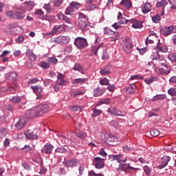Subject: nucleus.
<instances>
[{
    "instance_id": "62",
    "label": "nucleus",
    "mask_w": 176,
    "mask_h": 176,
    "mask_svg": "<svg viewBox=\"0 0 176 176\" xmlns=\"http://www.w3.org/2000/svg\"><path fill=\"white\" fill-rule=\"evenodd\" d=\"M22 151H25V152H31V151H32V148H31L30 145H25L22 148Z\"/></svg>"
},
{
    "instance_id": "21",
    "label": "nucleus",
    "mask_w": 176,
    "mask_h": 176,
    "mask_svg": "<svg viewBox=\"0 0 176 176\" xmlns=\"http://www.w3.org/2000/svg\"><path fill=\"white\" fill-rule=\"evenodd\" d=\"M21 10L22 12L20 11L15 12V19L17 20H21L23 17H25L24 13L26 12L27 9L21 8Z\"/></svg>"
},
{
    "instance_id": "23",
    "label": "nucleus",
    "mask_w": 176,
    "mask_h": 176,
    "mask_svg": "<svg viewBox=\"0 0 176 176\" xmlns=\"http://www.w3.org/2000/svg\"><path fill=\"white\" fill-rule=\"evenodd\" d=\"M30 89L33 90L34 93L38 96V94H40V93H42L43 91V88L41 85L37 86H31Z\"/></svg>"
},
{
    "instance_id": "12",
    "label": "nucleus",
    "mask_w": 176,
    "mask_h": 176,
    "mask_svg": "<svg viewBox=\"0 0 176 176\" xmlns=\"http://www.w3.org/2000/svg\"><path fill=\"white\" fill-rule=\"evenodd\" d=\"M170 160H171V157H170V156L164 155L162 157V164L158 166V168L160 169L164 168V167H166V166L168 164V162H170Z\"/></svg>"
},
{
    "instance_id": "3",
    "label": "nucleus",
    "mask_w": 176,
    "mask_h": 176,
    "mask_svg": "<svg viewBox=\"0 0 176 176\" xmlns=\"http://www.w3.org/2000/svg\"><path fill=\"white\" fill-rule=\"evenodd\" d=\"M176 32V27L170 25L169 27H164L160 29V34L164 36H168V35H171V34H175Z\"/></svg>"
},
{
    "instance_id": "51",
    "label": "nucleus",
    "mask_w": 176,
    "mask_h": 176,
    "mask_svg": "<svg viewBox=\"0 0 176 176\" xmlns=\"http://www.w3.org/2000/svg\"><path fill=\"white\" fill-rule=\"evenodd\" d=\"M85 94V92L80 91H72L71 95L72 97H76V96H83Z\"/></svg>"
},
{
    "instance_id": "17",
    "label": "nucleus",
    "mask_w": 176,
    "mask_h": 176,
    "mask_svg": "<svg viewBox=\"0 0 176 176\" xmlns=\"http://www.w3.org/2000/svg\"><path fill=\"white\" fill-rule=\"evenodd\" d=\"M26 120L25 118H21L17 124H16L15 127L17 130H21L25 126Z\"/></svg>"
},
{
    "instance_id": "44",
    "label": "nucleus",
    "mask_w": 176,
    "mask_h": 176,
    "mask_svg": "<svg viewBox=\"0 0 176 176\" xmlns=\"http://www.w3.org/2000/svg\"><path fill=\"white\" fill-rule=\"evenodd\" d=\"M24 3H28L26 9H28L29 11L32 10V9H34V7L35 6V3H34V2L32 1H25Z\"/></svg>"
},
{
    "instance_id": "27",
    "label": "nucleus",
    "mask_w": 176,
    "mask_h": 176,
    "mask_svg": "<svg viewBox=\"0 0 176 176\" xmlns=\"http://www.w3.org/2000/svg\"><path fill=\"white\" fill-rule=\"evenodd\" d=\"M93 113H91V118H96L97 116H100L101 113H102V110L97 109L96 108L92 109Z\"/></svg>"
},
{
    "instance_id": "46",
    "label": "nucleus",
    "mask_w": 176,
    "mask_h": 176,
    "mask_svg": "<svg viewBox=\"0 0 176 176\" xmlns=\"http://www.w3.org/2000/svg\"><path fill=\"white\" fill-rule=\"evenodd\" d=\"M168 94L172 97H176V88H170L168 90Z\"/></svg>"
},
{
    "instance_id": "59",
    "label": "nucleus",
    "mask_w": 176,
    "mask_h": 176,
    "mask_svg": "<svg viewBox=\"0 0 176 176\" xmlns=\"http://www.w3.org/2000/svg\"><path fill=\"white\" fill-rule=\"evenodd\" d=\"M170 5H171L170 9H176V0H168Z\"/></svg>"
},
{
    "instance_id": "25",
    "label": "nucleus",
    "mask_w": 176,
    "mask_h": 176,
    "mask_svg": "<svg viewBox=\"0 0 176 176\" xmlns=\"http://www.w3.org/2000/svg\"><path fill=\"white\" fill-rule=\"evenodd\" d=\"M73 69H74V71H78L80 74H85V68L79 63H76Z\"/></svg>"
},
{
    "instance_id": "5",
    "label": "nucleus",
    "mask_w": 176,
    "mask_h": 176,
    "mask_svg": "<svg viewBox=\"0 0 176 176\" xmlns=\"http://www.w3.org/2000/svg\"><path fill=\"white\" fill-rule=\"evenodd\" d=\"M122 47L127 54H130L133 49V41H131V40L129 38H125L124 39Z\"/></svg>"
},
{
    "instance_id": "57",
    "label": "nucleus",
    "mask_w": 176,
    "mask_h": 176,
    "mask_svg": "<svg viewBox=\"0 0 176 176\" xmlns=\"http://www.w3.org/2000/svg\"><path fill=\"white\" fill-rule=\"evenodd\" d=\"M53 3L54 6L56 8H58V6H60L63 3V0H53Z\"/></svg>"
},
{
    "instance_id": "56",
    "label": "nucleus",
    "mask_w": 176,
    "mask_h": 176,
    "mask_svg": "<svg viewBox=\"0 0 176 176\" xmlns=\"http://www.w3.org/2000/svg\"><path fill=\"white\" fill-rule=\"evenodd\" d=\"M43 8H44L47 12H52V10H53V9H52V7L50 6V3L44 4Z\"/></svg>"
},
{
    "instance_id": "50",
    "label": "nucleus",
    "mask_w": 176,
    "mask_h": 176,
    "mask_svg": "<svg viewBox=\"0 0 176 176\" xmlns=\"http://www.w3.org/2000/svg\"><path fill=\"white\" fill-rule=\"evenodd\" d=\"M55 152L57 153H67V150L64 147H58L56 148Z\"/></svg>"
},
{
    "instance_id": "34",
    "label": "nucleus",
    "mask_w": 176,
    "mask_h": 176,
    "mask_svg": "<svg viewBox=\"0 0 176 176\" xmlns=\"http://www.w3.org/2000/svg\"><path fill=\"white\" fill-rule=\"evenodd\" d=\"M10 101L13 102V104H19V102H21V97L20 96H13Z\"/></svg>"
},
{
    "instance_id": "19",
    "label": "nucleus",
    "mask_w": 176,
    "mask_h": 176,
    "mask_svg": "<svg viewBox=\"0 0 176 176\" xmlns=\"http://www.w3.org/2000/svg\"><path fill=\"white\" fill-rule=\"evenodd\" d=\"M61 28V25H56L54 26L52 30L47 34H45V36H53V35H56L58 32V30Z\"/></svg>"
},
{
    "instance_id": "54",
    "label": "nucleus",
    "mask_w": 176,
    "mask_h": 176,
    "mask_svg": "<svg viewBox=\"0 0 176 176\" xmlns=\"http://www.w3.org/2000/svg\"><path fill=\"white\" fill-rule=\"evenodd\" d=\"M94 9H97V6L94 4H92L90 6H85V10L91 11V10H94Z\"/></svg>"
},
{
    "instance_id": "63",
    "label": "nucleus",
    "mask_w": 176,
    "mask_h": 176,
    "mask_svg": "<svg viewBox=\"0 0 176 176\" xmlns=\"http://www.w3.org/2000/svg\"><path fill=\"white\" fill-rule=\"evenodd\" d=\"M34 14H36L37 16H43L44 12L41 9H37L35 10Z\"/></svg>"
},
{
    "instance_id": "8",
    "label": "nucleus",
    "mask_w": 176,
    "mask_h": 176,
    "mask_svg": "<svg viewBox=\"0 0 176 176\" xmlns=\"http://www.w3.org/2000/svg\"><path fill=\"white\" fill-rule=\"evenodd\" d=\"M63 163V164H65L67 168H74V167H76V166L79 164V161L78 160V159L73 158L65 162V158H64Z\"/></svg>"
},
{
    "instance_id": "9",
    "label": "nucleus",
    "mask_w": 176,
    "mask_h": 176,
    "mask_svg": "<svg viewBox=\"0 0 176 176\" xmlns=\"http://www.w3.org/2000/svg\"><path fill=\"white\" fill-rule=\"evenodd\" d=\"M69 41H71L69 37L65 36H60L54 39V42L55 43H57L58 45L60 43H63V44L69 43Z\"/></svg>"
},
{
    "instance_id": "6",
    "label": "nucleus",
    "mask_w": 176,
    "mask_h": 176,
    "mask_svg": "<svg viewBox=\"0 0 176 176\" xmlns=\"http://www.w3.org/2000/svg\"><path fill=\"white\" fill-rule=\"evenodd\" d=\"M104 161L105 159L96 157L93 160V165L95 166V168H98V170H101V168H104V167H105V164L104 163Z\"/></svg>"
},
{
    "instance_id": "31",
    "label": "nucleus",
    "mask_w": 176,
    "mask_h": 176,
    "mask_svg": "<svg viewBox=\"0 0 176 176\" xmlns=\"http://www.w3.org/2000/svg\"><path fill=\"white\" fill-rule=\"evenodd\" d=\"M166 98H167V96H166V94H160V95L155 96L153 98L152 101H157L159 100H166Z\"/></svg>"
},
{
    "instance_id": "49",
    "label": "nucleus",
    "mask_w": 176,
    "mask_h": 176,
    "mask_svg": "<svg viewBox=\"0 0 176 176\" xmlns=\"http://www.w3.org/2000/svg\"><path fill=\"white\" fill-rule=\"evenodd\" d=\"M168 60H170V61H173L174 63H176V52L169 54L168 56Z\"/></svg>"
},
{
    "instance_id": "43",
    "label": "nucleus",
    "mask_w": 176,
    "mask_h": 176,
    "mask_svg": "<svg viewBox=\"0 0 176 176\" xmlns=\"http://www.w3.org/2000/svg\"><path fill=\"white\" fill-rule=\"evenodd\" d=\"M100 83L102 85V86H109V80H108L107 78H104L100 80Z\"/></svg>"
},
{
    "instance_id": "47",
    "label": "nucleus",
    "mask_w": 176,
    "mask_h": 176,
    "mask_svg": "<svg viewBox=\"0 0 176 176\" xmlns=\"http://www.w3.org/2000/svg\"><path fill=\"white\" fill-rule=\"evenodd\" d=\"M7 17H10V19H16V12L14 11H8L6 12Z\"/></svg>"
},
{
    "instance_id": "38",
    "label": "nucleus",
    "mask_w": 176,
    "mask_h": 176,
    "mask_svg": "<svg viewBox=\"0 0 176 176\" xmlns=\"http://www.w3.org/2000/svg\"><path fill=\"white\" fill-rule=\"evenodd\" d=\"M152 20L153 23H160V20H162V17L160 16V14H157L155 16L152 17Z\"/></svg>"
},
{
    "instance_id": "11",
    "label": "nucleus",
    "mask_w": 176,
    "mask_h": 176,
    "mask_svg": "<svg viewBox=\"0 0 176 176\" xmlns=\"http://www.w3.org/2000/svg\"><path fill=\"white\" fill-rule=\"evenodd\" d=\"M107 112H109V113H111V115H113V116H124V114H122V111L117 110L115 107H109L107 109Z\"/></svg>"
},
{
    "instance_id": "4",
    "label": "nucleus",
    "mask_w": 176,
    "mask_h": 176,
    "mask_svg": "<svg viewBox=\"0 0 176 176\" xmlns=\"http://www.w3.org/2000/svg\"><path fill=\"white\" fill-rule=\"evenodd\" d=\"M74 45L78 49H85L88 45L87 40L85 38L77 37L74 40Z\"/></svg>"
},
{
    "instance_id": "58",
    "label": "nucleus",
    "mask_w": 176,
    "mask_h": 176,
    "mask_svg": "<svg viewBox=\"0 0 176 176\" xmlns=\"http://www.w3.org/2000/svg\"><path fill=\"white\" fill-rule=\"evenodd\" d=\"M131 80H135V79H140L141 80H142V79H144V76H141V75H135V76H132L130 78Z\"/></svg>"
},
{
    "instance_id": "41",
    "label": "nucleus",
    "mask_w": 176,
    "mask_h": 176,
    "mask_svg": "<svg viewBox=\"0 0 176 176\" xmlns=\"http://www.w3.org/2000/svg\"><path fill=\"white\" fill-rule=\"evenodd\" d=\"M170 71H171V67L167 65H164V67H162V72L163 74H165V75H168Z\"/></svg>"
},
{
    "instance_id": "18",
    "label": "nucleus",
    "mask_w": 176,
    "mask_h": 176,
    "mask_svg": "<svg viewBox=\"0 0 176 176\" xmlns=\"http://www.w3.org/2000/svg\"><path fill=\"white\" fill-rule=\"evenodd\" d=\"M26 56L31 61H35V60H36V56L31 49H28L26 50Z\"/></svg>"
},
{
    "instance_id": "33",
    "label": "nucleus",
    "mask_w": 176,
    "mask_h": 176,
    "mask_svg": "<svg viewBox=\"0 0 176 176\" xmlns=\"http://www.w3.org/2000/svg\"><path fill=\"white\" fill-rule=\"evenodd\" d=\"M76 137H78V138H80L81 140H85V138L87 137V133L83 131H80L76 133Z\"/></svg>"
},
{
    "instance_id": "39",
    "label": "nucleus",
    "mask_w": 176,
    "mask_h": 176,
    "mask_svg": "<svg viewBox=\"0 0 176 176\" xmlns=\"http://www.w3.org/2000/svg\"><path fill=\"white\" fill-rule=\"evenodd\" d=\"M75 12V10L74 9V7L70 4L69 7L67 8L65 13V14H71V13H74Z\"/></svg>"
},
{
    "instance_id": "35",
    "label": "nucleus",
    "mask_w": 176,
    "mask_h": 176,
    "mask_svg": "<svg viewBox=\"0 0 176 176\" xmlns=\"http://www.w3.org/2000/svg\"><path fill=\"white\" fill-rule=\"evenodd\" d=\"M47 61L50 65V64H52V65H54L55 64H57L58 60H57V58H56L54 57H50L47 58Z\"/></svg>"
},
{
    "instance_id": "53",
    "label": "nucleus",
    "mask_w": 176,
    "mask_h": 176,
    "mask_svg": "<svg viewBox=\"0 0 176 176\" xmlns=\"http://www.w3.org/2000/svg\"><path fill=\"white\" fill-rule=\"evenodd\" d=\"M107 140L109 141V142H118V138L110 135L107 139Z\"/></svg>"
},
{
    "instance_id": "32",
    "label": "nucleus",
    "mask_w": 176,
    "mask_h": 176,
    "mask_svg": "<svg viewBox=\"0 0 176 176\" xmlns=\"http://www.w3.org/2000/svg\"><path fill=\"white\" fill-rule=\"evenodd\" d=\"M125 90L128 94H134L135 93V85H131L126 88Z\"/></svg>"
},
{
    "instance_id": "16",
    "label": "nucleus",
    "mask_w": 176,
    "mask_h": 176,
    "mask_svg": "<svg viewBox=\"0 0 176 176\" xmlns=\"http://www.w3.org/2000/svg\"><path fill=\"white\" fill-rule=\"evenodd\" d=\"M105 93V88L104 87H97L96 89H94V97H100V96H102Z\"/></svg>"
},
{
    "instance_id": "55",
    "label": "nucleus",
    "mask_w": 176,
    "mask_h": 176,
    "mask_svg": "<svg viewBox=\"0 0 176 176\" xmlns=\"http://www.w3.org/2000/svg\"><path fill=\"white\" fill-rule=\"evenodd\" d=\"M38 82H39L38 78H33L28 82V85H35V83H38Z\"/></svg>"
},
{
    "instance_id": "45",
    "label": "nucleus",
    "mask_w": 176,
    "mask_h": 176,
    "mask_svg": "<svg viewBox=\"0 0 176 176\" xmlns=\"http://www.w3.org/2000/svg\"><path fill=\"white\" fill-rule=\"evenodd\" d=\"M114 35L115 36H113L111 37L112 42H116V41H118V39L120 38V35L119 32H114Z\"/></svg>"
},
{
    "instance_id": "52",
    "label": "nucleus",
    "mask_w": 176,
    "mask_h": 176,
    "mask_svg": "<svg viewBox=\"0 0 176 176\" xmlns=\"http://www.w3.org/2000/svg\"><path fill=\"white\" fill-rule=\"evenodd\" d=\"M150 133L153 137H157V135L160 134V131H159L157 129H153L151 131Z\"/></svg>"
},
{
    "instance_id": "10",
    "label": "nucleus",
    "mask_w": 176,
    "mask_h": 176,
    "mask_svg": "<svg viewBox=\"0 0 176 176\" xmlns=\"http://www.w3.org/2000/svg\"><path fill=\"white\" fill-rule=\"evenodd\" d=\"M24 134L28 140H38V135L35 131L28 129Z\"/></svg>"
},
{
    "instance_id": "15",
    "label": "nucleus",
    "mask_w": 176,
    "mask_h": 176,
    "mask_svg": "<svg viewBox=\"0 0 176 176\" xmlns=\"http://www.w3.org/2000/svg\"><path fill=\"white\" fill-rule=\"evenodd\" d=\"M152 10V4L149 2L145 3L142 7V12L144 14H146V13H149Z\"/></svg>"
},
{
    "instance_id": "36",
    "label": "nucleus",
    "mask_w": 176,
    "mask_h": 176,
    "mask_svg": "<svg viewBox=\"0 0 176 176\" xmlns=\"http://www.w3.org/2000/svg\"><path fill=\"white\" fill-rule=\"evenodd\" d=\"M70 5L72 6V8L75 9H80L82 8V4L76 2V1H72L70 3Z\"/></svg>"
},
{
    "instance_id": "40",
    "label": "nucleus",
    "mask_w": 176,
    "mask_h": 176,
    "mask_svg": "<svg viewBox=\"0 0 176 176\" xmlns=\"http://www.w3.org/2000/svg\"><path fill=\"white\" fill-rule=\"evenodd\" d=\"M39 65L41 67V68H44L45 69H49V68H50L49 62L46 63L45 61H41Z\"/></svg>"
},
{
    "instance_id": "30",
    "label": "nucleus",
    "mask_w": 176,
    "mask_h": 176,
    "mask_svg": "<svg viewBox=\"0 0 176 176\" xmlns=\"http://www.w3.org/2000/svg\"><path fill=\"white\" fill-rule=\"evenodd\" d=\"M111 157L113 158V160H116V162L120 164L122 163V162H124L123 161V160H122V158L123 157V155H122V154L112 155Z\"/></svg>"
},
{
    "instance_id": "29",
    "label": "nucleus",
    "mask_w": 176,
    "mask_h": 176,
    "mask_svg": "<svg viewBox=\"0 0 176 176\" xmlns=\"http://www.w3.org/2000/svg\"><path fill=\"white\" fill-rule=\"evenodd\" d=\"M158 78L156 76L151 77L150 78H145L144 82L146 85H151L153 82H157Z\"/></svg>"
},
{
    "instance_id": "22",
    "label": "nucleus",
    "mask_w": 176,
    "mask_h": 176,
    "mask_svg": "<svg viewBox=\"0 0 176 176\" xmlns=\"http://www.w3.org/2000/svg\"><path fill=\"white\" fill-rule=\"evenodd\" d=\"M87 82V78H75L72 80V85H85Z\"/></svg>"
},
{
    "instance_id": "37",
    "label": "nucleus",
    "mask_w": 176,
    "mask_h": 176,
    "mask_svg": "<svg viewBox=\"0 0 176 176\" xmlns=\"http://www.w3.org/2000/svg\"><path fill=\"white\" fill-rule=\"evenodd\" d=\"M103 32H104V35H114L115 34V32L112 31V30L108 28H104Z\"/></svg>"
},
{
    "instance_id": "42",
    "label": "nucleus",
    "mask_w": 176,
    "mask_h": 176,
    "mask_svg": "<svg viewBox=\"0 0 176 176\" xmlns=\"http://www.w3.org/2000/svg\"><path fill=\"white\" fill-rule=\"evenodd\" d=\"M102 47H103L102 43H100L99 45L94 47L92 52L96 54V56H97V53L98 50H100V49H102Z\"/></svg>"
},
{
    "instance_id": "60",
    "label": "nucleus",
    "mask_w": 176,
    "mask_h": 176,
    "mask_svg": "<svg viewBox=\"0 0 176 176\" xmlns=\"http://www.w3.org/2000/svg\"><path fill=\"white\" fill-rule=\"evenodd\" d=\"M65 83H66V81L64 80V79H58L56 80V85H58V86H64Z\"/></svg>"
},
{
    "instance_id": "64",
    "label": "nucleus",
    "mask_w": 176,
    "mask_h": 176,
    "mask_svg": "<svg viewBox=\"0 0 176 176\" xmlns=\"http://www.w3.org/2000/svg\"><path fill=\"white\" fill-rule=\"evenodd\" d=\"M63 21H65L67 24H72V20L71 19L68 18L67 16L63 18Z\"/></svg>"
},
{
    "instance_id": "24",
    "label": "nucleus",
    "mask_w": 176,
    "mask_h": 176,
    "mask_svg": "<svg viewBox=\"0 0 176 176\" xmlns=\"http://www.w3.org/2000/svg\"><path fill=\"white\" fill-rule=\"evenodd\" d=\"M109 69H111V67L109 66H106L105 67L102 68L100 71V75L104 76H105V75H109V74H111Z\"/></svg>"
},
{
    "instance_id": "61",
    "label": "nucleus",
    "mask_w": 176,
    "mask_h": 176,
    "mask_svg": "<svg viewBox=\"0 0 176 176\" xmlns=\"http://www.w3.org/2000/svg\"><path fill=\"white\" fill-rule=\"evenodd\" d=\"M89 176H104L102 173H96L94 170H91L90 172H89Z\"/></svg>"
},
{
    "instance_id": "14",
    "label": "nucleus",
    "mask_w": 176,
    "mask_h": 176,
    "mask_svg": "<svg viewBox=\"0 0 176 176\" xmlns=\"http://www.w3.org/2000/svg\"><path fill=\"white\" fill-rule=\"evenodd\" d=\"M155 50H160V52H162V53H167L168 51V47L164 45H162L160 43V39H158V43L157 44V46L155 47Z\"/></svg>"
},
{
    "instance_id": "28",
    "label": "nucleus",
    "mask_w": 176,
    "mask_h": 176,
    "mask_svg": "<svg viewBox=\"0 0 176 176\" xmlns=\"http://www.w3.org/2000/svg\"><path fill=\"white\" fill-rule=\"evenodd\" d=\"M168 5V2H167V0H162L161 1H158L156 4V6L157 8H162V9H164Z\"/></svg>"
},
{
    "instance_id": "26",
    "label": "nucleus",
    "mask_w": 176,
    "mask_h": 176,
    "mask_svg": "<svg viewBox=\"0 0 176 176\" xmlns=\"http://www.w3.org/2000/svg\"><path fill=\"white\" fill-rule=\"evenodd\" d=\"M121 5L125 6L126 9H131V8H133V4L130 0H122L121 1Z\"/></svg>"
},
{
    "instance_id": "2",
    "label": "nucleus",
    "mask_w": 176,
    "mask_h": 176,
    "mask_svg": "<svg viewBox=\"0 0 176 176\" xmlns=\"http://www.w3.org/2000/svg\"><path fill=\"white\" fill-rule=\"evenodd\" d=\"M78 26L82 31H87L90 28V23H89V18L83 13H78Z\"/></svg>"
},
{
    "instance_id": "13",
    "label": "nucleus",
    "mask_w": 176,
    "mask_h": 176,
    "mask_svg": "<svg viewBox=\"0 0 176 176\" xmlns=\"http://www.w3.org/2000/svg\"><path fill=\"white\" fill-rule=\"evenodd\" d=\"M54 148V146L52 145L51 144H47L44 146V147L42 148L41 152L42 153H46L47 155H50L52 153V151Z\"/></svg>"
},
{
    "instance_id": "20",
    "label": "nucleus",
    "mask_w": 176,
    "mask_h": 176,
    "mask_svg": "<svg viewBox=\"0 0 176 176\" xmlns=\"http://www.w3.org/2000/svg\"><path fill=\"white\" fill-rule=\"evenodd\" d=\"M151 58L153 60H156L157 61H162V60H163V56L159 54V51H156L151 54Z\"/></svg>"
},
{
    "instance_id": "1",
    "label": "nucleus",
    "mask_w": 176,
    "mask_h": 176,
    "mask_svg": "<svg viewBox=\"0 0 176 176\" xmlns=\"http://www.w3.org/2000/svg\"><path fill=\"white\" fill-rule=\"evenodd\" d=\"M50 111V108L48 104H40L33 109L27 111V115H29V118H36L38 116H42L43 113H47Z\"/></svg>"
},
{
    "instance_id": "48",
    "label": "nucleus",
    "mask_w": 176,
    "mask_h": 176,
    "mask_svg": "<svg viewBox=\"0 0 176 176\" xmlns=\"http://www.w3.org/2000/svg\"><path fill=\"white\" fill-rule=\"evenodd\" d=\"M143 170H144L146 175H151V173H152V170L151 169V168H149V166H144L143 168Z\"/></svg>"
},
{
    "instance_id": "7",
    "label": "nucleus",
    "mask_w": 176,
    "mask_h": 176,
    "mask_svg": "<svg viewBox=\"0 0 176 176\" xmlns=\"http://www.w3.org/2000/svg\"><path fill=\"white\" fill-rule=\"evenodd\" d=\"M129 23V25H131L133 28H135L136 30H141L144 25H142V22L137 21V19H132L130 20L125 21V23Z\"/></svg>"
}]
</instances>
